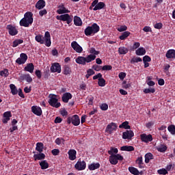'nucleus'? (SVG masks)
I'll return each mask as SVG.
<instances>
[{
  "instance_id": "obj_1",
  "label": "nucleus",
  "mask_w": 175,
  "mask_h": 175,
  "mask_svg": "<svg viewBox=\"0 0 175 175\" xmlns=\"http://www.w3.org/2000/svg\"><path fill=\"white\" fill-rule=\"evenodd\" d=\"M36 42L40 43V44H45L46 47H50L51 46V36L50 32L46 31L44 36L41 34H38L35 37Z\"/></svg>"
},
{
  "instance_id": "obj_2",
  "label": "nucleus",
  "mask_w": 175,
  "mask_h": 175,
  "mask_svg": "<svg viewBox=\"0 0 175 175\" xmlns=\"http://www.w3.org/2000/svg\"><path fill=\"white\" fill-rule=\"evenodd\" d=\"M33 23V14L31 12H27L24 14V17L20 21L21 27L28 28L29 25H32Z\"/></svg>"
},
{
  "instance_id": "obj_3",
  "label": "nucleus",
  "mask_w": 175,
  "mask_h": 175,
  "mask_svg": "<svg viewBox=\"0 0 175 175\" xmlns=\"http://www.w3.org/2000/svg\"><path fill=\"white\" fill-rule=\"evenodd\" d=\"M49 100L48 103H49L50 106L52 107H55V109H58V107H61V103L58 102V98H57V95L55 94H50Z\"/></svg>"
},
{
  "instance_id": "obj_4",
  "label": "nucleus",
  "mask_w": 175,
  "mask_h": 175,
  "mask_svg": "<svg viewBox=\"0 0 175 175\" xmlns=\"http://www.w3.org/2000/svg\"><path fill=\"white\" fill-rule=\"evenodd\" d=\"M67 124H68V125L72 124L74 126H79V125H80V117H79V115L68 117L67 118Z\"/></svg>"
},
{
  "instance_id": "obj_5",
  "label": "nucleus",
  "mask_w": 175,
  "mask_h": 175,
  "mask_svg": "<svg viewBox=\"0 0 175 175\" xmlns=\"http://www.w3.org/2000/svg\"><path fill=\"white\" fill-rule=\"evenodd\" d=\"M118 161H124V157L120 154L109 156V162L111 165H117Z\"/></svg>"
},
{
  "instance_id": "obj_6",
  "label": "nucleus",
  "mask_w": 175,
  "mask_h": 175,
  "mask_svg": "<svg viewBox=\"0 0 175 175\" xmlns=\"http://www.w3.org/2000/svg\"><path fill=\"white\" fill-rule=\"evenodd\" d=\"M57 20H60V21H66V23L70 24L73 21V18L69 15V14H64L62 15H58L56 16Z\"/></svg>"
},
{
  "instance_id": "obj_7",
  "label": "nucleus",
  "mask_w": 175,
  "mask_h": 175,
  "mask_svg": "<svg viewBox=\"0 0 175 175\" xmlns=\"http://www.w3.org/2000/svg\"><path fill=\"white\" fill-rule=\"evenodd\" d=\"M117 128H118V125H117V123L111 122L107 126L105 129V132L109 133V135H111L113 132L117 131Z\"/></svg>"
},
{
  "instance_id": "obj_8",
  "label": "nucleus",
  "mask_w": 175,
  "mask_h": 175,
  "mask_svg": "<svg viewBox=\"0 0 175 175\" xmlns=\"http://www.w3.org/2000/svg\"><path fill=\"white\" fill-rule=\"evenodd\" d=\"M6 29L8 31L9 35L11 36H16L18 33V30L16 26L12 25H8L6 27Z\"/></svg>"
},
{
  "instance_id": "obj_9",
  "label": "nucleus",
  "mask_w": 175,
  "mask_h": 175,
  "mask_svg": "<svg viewBox=\"0 0 175 175\" xmlns=\"http://www.w3.org/2000/svg\"><path fill=\"white\" fill-rule=\"evenodd\" d=\"M133 136H135V133H133L132 130H126L123 132L122 137L124 140H132Z\"/></svg>"
},
{
  "instance_id": "obj_10",
  "label": "nucleus",
  "mask_w": 175,
  "mask_h": 175,
  "mask_svg": "<svg viewBox=\"0 0 175 175\" xmlns=\"http://www.w3.org/2000/svg\"><path fill=\"white\" fill-rule=\"evenodd\" d=\"M75 167L78 171L85 170L87 167V163L85 161L79 160L75 165Z\"/></svg>"
},
{
  "instance_id": "obj_11",
  "label": "nucleus",
  "mask_w": 175,
  "mask_h": 175,
  "mask_svg": "<svg viewBox=\"0 0 175 175\" xmlns=\"http://www.w3.org/2000/svg\"><path fill=\"white\" fill-rule=\"evenodd\" d=\"M27 59L28 55H27L25 53H21L20 57L16 60V63L18 64V65H24V64L27 62Z\"/></svg>"
},
{
  "instance_id": "obj_12",
  "label": "nucleus",
  "mask_w": 175,
  "mask_h": 175,
  "mask_svg": "<svg viewBox=\"0 0 175 175\" xmlns=\"http://www.w3.org/2000/svg\"><path fill=\"white\" fill-rule=\"evenodd\" d=\"M61 64L59 63L55 62L53 63L51 66V72L52 73H61Z\"/></svg>"
},
{
  "instance_id": "obj_13",
  "label": "nucleus",
  "mask_w": 175,
  "mask_h": 175,
  "mask_svg": "<svg viewBox=\"0 0 175 175\" xmlns=\"http://www.w3.org/2000/svg\"><path fill=\"white\" fill-rule=\"evenodd\" d=\"M71 47L73 49L76 53H78L79 54L83 53V47L79 44L76 41H72L71 42Z\"/></svg>"
},
{
  "instance_id": "obj_14",
  "label": "nucleus",
  "mask_w": 175,
  "mask_h": 175,
  "mask_svg": "<svg viewBox=\"0 0 175 175\" xmlns=\"http://www.w3.org/2000/svg\"><path fill=\"white\" fill-rule=\"evenodd\" d=\"M142 142H144V143H150V142H152V135L151 134H142L140 135Z\"/></svg>"
},
{
  "instance_id": "obj_15",
  "label": "nucleus",
  "mask_w": 175,
  "mask_h": 175,
  "mask_svg": "<svg viewBox=\"0 0 175 175\" xmlns=\"http://www.w3.org/2000/svg\"><path fill=\"white\" fill-rule=\"evenodd\" d=\"M31 111L33 114H35L36 116H38V117H40V116H42V114L43 113V111H42V108H40V107H38L35 105L31 107Z\"/></svg>"
},
{
  "instance_id": "obj_16",
  "label": "nucleus",
  "mask_w": 175,
  "mask_h": 175,
  "mask_svg": "<svg viewBox=\"0 0 175 175\" xmlns=\"http://www.w3.org/2000/svg\"><path fill=\"white\" fill-rule=\"evenodd\" d=\"M58 8L59 9L57 10V14H65V13H70V11L66 9L64 5H59Z\"/></svg>"
},
{
  "instance_id": "obj_17",
  "label": "nucleus",
  "mask_w": 175,
  "mask_h": 175,
  "mask_svg": "<svg viewBox=\"0 0 175 175\" xmlns=\"http://www.w3.org/2000/svg\"><path fill=\"white\" fill-rule=\"evenodd\" d=\"M68 154L70 161H75V159H76V154H77V152H76L75 149H70L68 150Z\"/></svg>"
},
{
  "instance_id": "obj_18",
  "label": "nucleus",
  "mask_w": 175,
  "mask_h": 175,
  "mask_svg": "<svg viewBox=\"0 0 175 175\" xmlns=\"http://www.w3.org/2000/svg\"><path fill=\"white\" fill-rule=\"evenodd\" d=\"M69 99H72V94L69 92L64 93L62 97V102L68 103V102H69Z\"/></svg>"
},
{
  "instance_id": "obj_19",
  "label": "nucleus",
  "mask_w": 175,
  "mask_h": 175,
  "mask_svg": "<svg viewBox=\"0 0 175 175\" xmlns=\"http://www.w3.org/2000/svg\"><path fill=\"white\" fill-rule=\"evenodd\" d=\"M10 117H12V112L6 111L3 113V123L8 124V121H10Z\"/></svg>"
},
{
  "instance_id": "obj_20",
  "label": "nucleus",
  "mask_w": 175,
  "mask_h": 175,
  "mask_svg": "<svg viewBox=\"0 0 175 175\" xmlns=\"http://www.w3.org/2000/svg\"><path fill=\"white\" fill-rule=\"evenodd\" d=\"M35 69V66L33 63H29L27 66L24 68V70L25 72H29V73H33V70Z\"/></svg>"
},
{
  "instance_id": "obj_21",
  "label": "nucleus",
  "mask_w": 175,
  "mask_h": 175,
  "mask_svg": "<svg viewBox=\"0 0 175 175\" xmlns=\"http://www.w3.org/2000/svg\"><path fill=\"white\" fill-rule=\"evenodd\" d=\"M46 6V1L44 0H39L36 3V8L38 10H41V9H43Z\"/></svg>"
},
{
  "instance_id": "obj_22",
  "label": "nucleus",
  "mask_w": 175,
  "mask_h": 175,
  "mask_svg": "<svg viewBox=\"0 0 175 175\" xmlns=\"http://www.w3.org/2000/svg\"><path fill=\"white\" fill-rule=\"evenodd\" d=\"M90 27L92 28V32L93 33V35L98 33V32L100 31V27L96 23H93L91 26H90Z\"/></svg>"
},
{
  "instance_id": "obj_23",
  "label": "nucleus",
  "mask_w": 175,
  "mask_h": 175,
  "mask_svg": "<svg viewBox=\"0 0 175 175\" xmlns=\"http://www.w3.org/2000/svg\"><path fill=\"white\" fill-rule=\"evenodd\" d=\"M165 57L168 59H170L172 58H174L175 59V50L174 49L168 50L165 54Z\"/></svg>"
},
{
  "instance_id": "obj_24",
  "label": "nucleus",
  "mask_w": 175,
  "mask_h": 175,
  "mask_svg": "<svg viewBox=\"0 0 175 175\" xmlns=\"http://www.w3.org/2000/svg\"><path fill=\"white\" fill-rule=\"evenodd\" d=\"M75 61L77 64H79V65H85V64H87L85 57L83 56H79Z\"/></svg>"
},
{
  "instance_id": "obj_25",
  "label": "nucleus",
  "mask_w": 175,
  "mask_h": 175,
  "mask_svg": "<svg viewBox=\"0 0 175 175\" xmlns=\"http://www.w3.org/2000/svg\"><path fill=\"white\" fill-rule=\"evenodd\" d=\"M74 24L77 27H81V25H83V21L80 17L75 16L74 17Z\"/></svg>"
},
{
  "instance_id": "obj_26",
  "label": "nucleus",
  "mask_w": 175,
  "mask_h": 175,
  "mask_svg": "<svg viewBox=\"0 0 175 175\" xmlns=\"http://www.w3.org/2000/svg\"><path fill=\"white\" fill-rule=\"evenodd\" d=\"M100 167V164L99 163H93L88 165L89 170H96Z\"/></svg>"
},
{
  "instance_id": "obj_27",
  "label": "nucleus",
  "mask_w": 175,
  "mask_h": 175,
  "mask_svg": "<svg viewBox=\"0 0 175 175\" xmlns=\"http://www.w3.org/2000/svg\"><path fill=\"white\" fill-rule=\"evenodd\" d=\"M33 158H34L35 161H42V160L44 159V158H46V154L40 152L39 154H34Z\"/></svg>"
},
{
  "instance_id": "obj_28",
  "label": "nucleus",
  "mask_w": 175,
  "mask_h": 175,
  "mask_svg": "<svg viewBox=\"0 0 175 175\" xmlns=\"http://www.w3.org/2000/svg\"><path fill=\"white\" fill-rule=\"evenodd\" d=\"M106 7V4L103 2H98L97 5L93 8V10L96 12V10H100L103 9V8Z\"/></svg>"
},
{
  "instance_id": "obj_29",
  "label": "nucleus",
  "mask_w": 175,
  "mask_h": 175,
  "mask_svg": "<svg viewBox=\"0 0 175 175\" xmlns=\"http://www.w3.org/2000/svg\"><path fill=\"white\" fill-rule=\"evenodd\" d=\"M10 88L11 90V94L12 95H17V94H18V90H17V87H16V85L10 84Z\"/></svg>"
},
{
  "instance_id": "obj_30",
  "label": "nucleus",
  "mask_w": 175,
  "mask_h": 175,
  "mask_svg": "<svg viewBox=\"0 0 175 175\" xmlns=\"http://www.w3.org/2000/svg\"><path fill=\"white\" fill-rule=\"evenodd\" d=\"M21 80H26L27 83H32V77L29 74L23 75L21 77Z\"/></svg>"
},
{
  "instance_id": "obj_31",
  "label": "nucleus",
  "mask_w": 175,
  "mask_h": 175,
  "mask_svg": "<svg viewBox=\"0 0 175 175\" xmlns=\"http://www.w3.org/2000/svg\"><path fill=\"white\" fill-rule=\"evenodd\" d=\"M121 151H135V148L132 146H124L120 148Z\"/></svg>"
},
{
  "instance_id": "obj_32",
  "label": "nucleus",
  "mask_w": 175,
  "mask_h": 175,
  "mask_svg": "<svg viewBox=\"0 0 175 175\" xmlns=\"http://www.w3.org/2000/svg\"><path fill=\"white\" fill-rule=\"evenodd\" d=\"M136 55H146V49L144 47H140L135 51Z\"/></svg>"
},
{
  "instance_id": "obj_33",
  "label": "nucleus",
  "mask_w": 175,
  "mask_h": 175,
  "mask_svg": "<svg viewBox=\"0 0 175 175\" xmlns=\"http://www.w3.org/2000/svg\"><path fill=\"white\" fill-rule=\"evenodd\" d=\"M40 166L41 167L42 170L49 169V163H47V161L43 160L40 162Z\"/></svg>"
},
{
  "instance_id": "obj_34",
  "label": "nucleus",
  "mask_w": 175,
  "mask_h": 175,
  "mask_svg": "<svg viewBox=\"0 0 175 175\" xmlns=\"http://www.w3.org/2000/svg\"><path fill=\"white\" fill-rule=\"evenodd\" d=\"M63 72H64V75H65L66 76H68V75H70L72 70L70 69V67H69V66L65 65L63 67Z\"/></svg>"
},
{
  "instance_id": "obj_35",
  "label": "nucleus",
  "mask_w": 175,
  "mask_h": 175,
  "mask_svg": "<svg viewBox=\"0 0 175 175\" xmlns=\"http://www.w3.org/2000/svg\"><path fill=\"white\" fill-rule=\"evenodd\" d=\"M129 171L130 172V173H131V174H134V175L140 174V172H139V170H137V168H136L135 167H129Z\"/></svg>"
},
{
  "instance_id": "obj_36",
  "label": "nucleus",
  "mask_w": 175,
  "mask_h": 175,
  "mask_svg": "<svg viewBox=\"0 0 175 175\" xmlns=\"http://www.w3.org/2000/svg\"><path fill=\"white\" fill-rule=\"evenodd\" d=\"M84 33L86 36H94V33L92 31V27L90 26L87 27L84 30Z\"/></svg>"
},
{
  "instance_id": "obj_37",
  "label": "nucleus",
  "mask_w": 175,
  "mask_h": 175,
  "mask_svg": "<svg viewBox=\"0 0 175 175\" xmlns=\"http://www.w3.org/2000/svg\"><path fill=\"white\" fill-rule=\"evenodd\" d=\"M96 58V55L90 54L85 57L87 64H90V62H92V61H95Z\"/></svg>"
},
{
  "instance_id": "obj_38",
  "label": "nucleus",
  "mask_w": 175,
  "mask_h": 175,
  "mask_svg": "<svg viewBox=\"0 0 175 175\" xmlns=\"http://www.w3.org/2000/svg\"><path fill=\"white\" fill-rule=\"evenodd\" d=\"M135 162L138 165V167H139V169H143V167H144V165H143L144 163H143V157H138Z\"/></svg>"
},
{
  "instance_id": "obj_39",
  "label": "nucleus",
  "mask_w": 175,
  "mask_h": 175,
  "mask_svg": "<svg viewBox=\"0 0 175 175\" xmlns=\"http://www.w3.org/2000/svg\"><path fill=\"white\" fill-rule=\"evenodd\" d=\"M44 144L42 142H38L36 144V151H38V152H43V147H44Z\"/></svg>"
},
{
  "instance_id": "obj_40",
  "label": "nucleus",
  "mask_w": 175,
  "mask_h": 175,
  "mask_svg": "<svg viewBox=\"0 0 175 175\" xmlns=\"http://www.w3.org/2000/svg\"><path fill=\"white\" fill-rule=\"evenodd\" d=\"M151 159H154V156L151 153H147L145 154V163H149Z\"/></svg>"
},
{
  "instance_id": "obj_41",
  "label": "nucleus",
  "mask_w": 175,
  "mask_h": 175,
  "mask_svg": "<svg viewBox=\"0 0 175 175\" xmlns=\"http://www.w3.org/2000/svg\"><path fill=\"white\" fill-rule=\"evenodd\" d=\"M119 128H123L124 129H131V126H129V122L125 121L120 124Z\"/></svg>"
},
{
  "instance_id": "obj_42",
  "label": "nucleus",
  "mask_w": 175,
  "mask_h": 175,
  "mask_svg": "<svg viewBox=\"0 0 175 175\" xmlns=\"http://www.w3.org/2000/svg\"><path fill=\"white\" fill-rule=\"evenodd\" d=\"M129 35H131V32H129V31H124L122 33V35L119 37V38L120 39V40H125V39H126V38H128Z\"/></svg>"
},
{
  "instance_id": "obj_43",
  "label": "nucleus",
  "mask_w": 175,
  "mask_h": 175,
  "mask_svg": "<svg viewBox=\"0 0 175 175\" xmlns=\"http://www.w3.org/2000/svg\"><path fill=\"white\" fill-rule=\"evenodd\" d=\"M9 75V70H8V68H5L0 71V76H1V77H8Z\"/></svg>"
},
{
  "instance_id": "obj_44",
  "label": "nucleus",
  "mask_w": 175,
  "mask_h": 175,
  "mask_svg": "<svg viewBox=\"0 0 175 175\" xmlns=\"http://www.w3.org/2000/svg\"><path fill=\"white\" fill-rule=\"evenodd\" d=\"M23 43H24L23 40L16 39V40L13 41L12 46V47H17V46H18V44H21Z\"/></svg>"
},
{
  "instance_id": "obj_45",
  "label": "nucleus",
  "mask_w": 175,
  "mask_h": 175,
  "mask_svg": "<svg viewBox=\"0 0 175 175\" xmlns=\"http://www.w3.org/2000/svg\"><path fill=\"white\" fill-rule=\"evenodd\" d=\"M129 50L125 46H122L118 49V53L120 55H125L127 54Z\"/></svg>"
},
{
  "instance_id": "obj_46",
  "label": "nucleus",
  "mask_w": 175,
  "mask_h": 175,
  "mask_svg": "<svg viewBox=\"0 0 175 175\" xmlns=\"http://www.w3.org/2000/svg\"><path fill=\"white\" fill-rule=\"evenodd\" d=\"M109 155H114V154H118V149L117 148L111 147L110 150H108Z\"/></svg>"
},
{
  "instance_id": "obj_47",
  "label": "nucleus",
  "mask_w": 175,
  "mask_h": 175,
  "mask_svg": "<svg viewBox=\"0 0 175 175\" xmlns=\"http://www.w3.org/2000/svg\"><path fill=\"white\" fill-rule=\"evenodd\" d=\"M42 76L44 80H47L49 77H50V70L49 69V68L44 70V74Z\"/></svg>"
},
{
  "instance_id": "obj_48",
  "label": "nucleus",
  "mask_w": 175,
  "mask_h": 175,
  "mask_svg": "<svg viewBox=\"0 0 175 175\" xmlns=\"http://www.w3.org/2000/svg\"><path fill=\"white\" fill-rule=\"evenodd\" d=\"M98 85L99 87H105L106 85V80L101 77L98 79Z\"/></svg>"
},
{
  "instance_id": "obj_49",
  "label": "nucleus",
  "mask_w": 175,
  "mask_h": 175,
  "mask_svg": "<svg viewBox=\"0 0 175 175\" xmlns=\"http://www.w3.org/2000/svg\"><path fill=\"white\" fill-rule=\"evenodd\" d=\"M168 129V132H170V133H171V135H175V126L172 124L168 126L167 127Z\"/></svg>"
},
{
  "instance_id": "obj_50",
  "label": "nucleus",
  "mask_w": 175,
  "mask_h": 175,
  "mask_svg": "<svg viewBox=\"0 0 175 175\" xmlns=\"http://www.w3.org/2000/svg\"><path fill=\"white\" fill-rule=\"evenodd\" d=\"M144 94H154L155 92V89L153 88H149L144 89Z\"/></svg>"
},
{
  "instance_id": "obj_51",
  "label": "nucleus",
  "mask_w": 175,
  "mask_h": 175,
  "mask_svg": "<svg viewBox=\"0 0 175 175\" xmlns=\"http://www.w3.org/2000/svg\"><path fill=\"white\" fill-rule=\"evenodd\" d=\"M167 150V146L162 145L161 146L157 148L159 152H165Z\"/></svg>"
},
{
  "instance_id": "obj_52",
  "label": "nucleus",
  "mask_w": 175,
  "mask_h": 175,
  "mask_svg": "<svg viewBox=\"0 0 175 175\" xmlns=\"http://www.w3.org/2000/svg\"><path fill=\"white\" fill-rule=\"evenodd\" d=\"M143 60L141 57H133L131 60V64H136L137 62H142Z\"/></svg>"
},
{
  "instance_id": "obj_53",
  "label": "nucleus",
  "mask_w": 175,
  "mask_h": 175,
  "mask_svg": "<svg viewBox=\"0 0 175 175\" xmlns=\"http://www.w3.org/2000/svg\"><path fill=\"white\" fill-rule=\"evenodd\" d=\"M90 53L92 55H98V54H100V52L96 51L95 48H90Z\"/></svg>"
},
{
  "instance_id": "obj_54",
  "label": "nucleus",
  "mask_w": 175,
  "mask_h": 175,
  "mask_svg": "<svg viewBox=\"0 0 175 175\" xmlns=\"http://www.w3.org/2000/svg\"><path fill=\"white\" fill-rule=\"evenodd\" d=\"M157 173H158V174L165 175V174H167L168 172L166 169L161 168V169L157 170Z\"/></svg>"
},
{
  "instance_id": "obj_55",
  "label": "nucleus",
  "mask_w": 175,
  "mask_h": 175,
  "mask_svg": "<svg viewBox=\"0 0 175 175\" xmlns=\"http://www.w3.org/2000/svg\"><path fill=\"white\" fill-rule=\"evenodd\" d=\"M128 29V27L126 25H121L120 27L118 28V31L119 32H124Z\"/></svg>"
},
{
  "instance_id": "obj_56",
  "label": "nucleus",
  "mask_w": 175,
  "mask_h": 175,
  "mask_svg": "<svg viewBox=\"0 0 175 175\" xmlns=\"http://www.w3.org/2000/svg\"><path fill=\"white\" fill-rule=\"evenodd\" d=\"M92 69H94V70H96V72H99V70L102 69V66L94 64L92 66Z\"/></svg>"
},
{
  "instance_id": "obj_57",
  "label": "nucleus",
  "mask_w": 175,
  "mask_h": 175,
  "mask_svg": "<svg viewBox=\"0 0 175 175\" xmlns=\"http://www.w3.org/2000/svg\"><path fill=\"white\" fill-rule=\"evenodd\" d=\"M102 70H111L113 69V66L110 65H105L101 68Z\"/></svg>"
},
{
  "instance_id": "obj_58",
  "label": "nucleus",
  "mask_w": 175,
  "mask_h": 175,
  "mask_svg": "<svg viewBox=\"0 0 175 175\" xmlns=\"http://www.w3.org/2000/svg\"><path fill=\"white\" fill-rule=\"evenodd\" d=\"M100 108L101 109V110H103V111H106V110H107V109H109V105L106 103H103L100 105Z\"/></svg>"
},
{
  "instance_id": "obj_59",
  "label": "nucleus",
  "mask_w": 175,
  "mask_h": 175,
  "mask_svg": "<svg viewBox=\"0 0 175 175\" xmlns=\"http://www.w3.org/2000/svg\"><path fill=\"white\" fill-rule=\"evenodd\" d=\"M35 73L38 79H42V71H40V70H36Z\"/></svg>"
},
{
  "instance_id": "obj_60",
  "label": "nucleus",
  "mask_w": 175,
  "mask_h": 175,
  "mask_svg": "<svg viewBox=\"0 0 175 175\" xmlns=\"http://www.w3.org/2000/svg\"><path fill=\"white\" fill-rule=\"evenodd\" d=\"M131 83H126V81H124L122 83V88H124V90H128V88H130Z\"/></svg>"
},
{
  "instance_id": "obj_61",
  "label": "nucleus",
  "mask_w": 175,
  "mask_h": 175,
  "mask_svg": "<svg viewBox=\"0 0 175 175\" xmlns=\"http://www.w3.org/2000/svg\"><path fill=\"white\" fill-rule=\"evenodd\" d=\"M162 27H163V25L162 24V23H156V24L154 25V27L156 29H161Z\"/></svg>"
},
{
  "instance_id": "obj_62",
  "label": "nucleus",
  "mask_w": 175,
  "mask_h": 175,
  "mask_svg": "<svg viewBox=\"0 0 175 175\" xmlns=\"http://www.w3.org/2000/svg\"><path fill=\"white\" fill-rule=\"evenodd\" d=\"M143 62H151V57L148 55H145L143 57Z\"/></svg>"
},
{
  "instance_id": "obj_63",
  "label": "nucleus",
  "mask_w": 175,
  "mask_h": 175,
  "mask_svg": "<svg viewBox=\"0 0 175 175\" xmlns=\"http://www.w3.org/2000/svg\"><path fill=\"white\" fill-rule=\"evenodd\" d=\"M143 31L144 32H152V29L150 27V26H145L143 28Z\"/></svg>"
},
{
  "instance_id": "obj_64",
  "label": "nucleus",
  "mask_w": 175,
  "mask_h": 175,
  "mask_svg": "<svg viewBox=\"0 0 175 175\" xmlns=\"http://www.w3.org/2000/svg\"><path fill=\"white\" fill-rule=\"evenodd\" d=\"M51 152L53 155L57 156L59 154V149H53L51 150Z\"/></svg>"
}]
</instances>
